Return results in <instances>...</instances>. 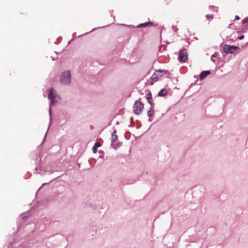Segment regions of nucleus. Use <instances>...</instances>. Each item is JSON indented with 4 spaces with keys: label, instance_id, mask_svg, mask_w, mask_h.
<instances>
[{
    "label": "nucleus",
    "instance_id": "7ed1b4c3",
    "mask_svg": "<svg viewBox=\"0 0 248 248\" xmlns=\"http://www.w3.org/2000/svg\"><path fill=\"white\" fill-rule=\"evenodd\" d=\"M238 46L225 45L223 46L224 52L226 53H233L237 49H239Z\"/></svg>",
    "mask_w": 248,
    "mask_h": 248
},
{
    "label": "nucleus",
    "instance_id": "9b49d317",
    "mask_svg": "<svg viewBox=\"0 0 248 248\" xmlns=\"http://www.w3.org/2000/svg\"><path fill=\"white\" fill-rule=\"evenodd\" d=\"M152 94L151 93H149L147 94V99L148 101V102L152 105V102L150 101V100L152 99Z\"/></svg>",
    "mask_w": 248,
    "mask_h": 248
},
{
    "label": "nucleus",
    "instance_id": "2eb2a0df",
    "mask_svg": "<svg viewBox=\"0 0 248 248\" xmlns=\"http://www.w3.org/2000/svg\"><path fill=\"white\" fill-rule=\"evenodd\" d=\"M244 38V36L243 35H242L239 36L238 38L239 40H242Z\"/></svg>",
    "mask_w": 248,
    "mask_h": 248
},
{
    "label": "nucleus",
    "instance_id": "f257e3e1",
    "mask_svg": "<svg viewBox=\"0 0 248 248\" xmlns=\"http://www.w3.org/2000/svg\"><path fill=\"white\" fill-rule=\"evenodd\" d=\"M61 82L64 85H67L71 82V75L69 71H64L61 75Z\"/></svg>",
    "mask_w": 248,
    "mask_h": 248
},
{
    "label": "nucleus",
    "instance_id": "1a4fd4ad",
    "mask_svg": "<svg viewBox=\"0 0 248 248\" xmlns=\"http://www.w3.org/2000/svg\"><path fill=\"white\" fill-rule=\"evenodd\" d=\"M100 145H101L98 142L95 143V144L93 148V151L94 153H96L97 148L100 147Z\"/></svg>",
    "mask_w": 248,
    "mask_h": 248
},
{
    "label": "nucleus",
    "instance_id": "9d476101",
    "mask_svg": "<svg viewBox=\"0 0 248 248\" xmlns=\"http://www.w3.org/2000/svg\"><path fill=\"white\" fill-rule=\"evenodd\" d=\"M153 23L152 22H146L142 24H140L137 26L138 28H142V27H145L148 26L149 25H152Z\"/></svg>",
    "mask_w": 248,
    "mask_h": 248
},
{
    "label": "nucleus",
    "instance_id": "f03ea898",
    "mask_svg": "<svg viewBox=\"0 0 248 248\" xmlns=\"http://www.w3.org/2000/svg\"><path fill=\"white\" fill-rule=\"evenodd\" d=\"M144 108L143 104L140 101H137L133 106V111L137 115H139L141 112Z\"/></svg>",
    "mask_w": 248,
    "mask_h": 248
},
{
    "label": "nucleus",
    "instance_id": "20e7f679",
    "mask_svg": "<svg viewBox=\"0 0 248 248\" xmlns=\"http://www.w3.org/2000/svg\"><path fill=\"white\" fill-rule=\"evenodd\" d=\"M187 51L185 49L180 50L179 52V61L181 62H185L187 60Z\"/></svg>",
    "mask_w": 248,
    "mask_h": 248
},
{
    "label": "nucleus",
    "instance_id": "dca6fc26",
    "mask_svg": "<svg viewBox=\"0 0 248 248\" xmlns=\"http://www.w3.org/2000/svg\"><path fill=\"white\" fill-rule=\"evenodd\" d=\"M206 16L208 17V18H210L211 19L213 18V16L212 15H207Z\"/></svg>",
    "mask_w": 248,
    "mask_h": 248
},
{
    "label": "nucleus",
    "instance_id": "4468645a",
    "mask_svg": "<svg viewBox=\"0 0 248 248\" xmlns=\"http://www.w3.org/2000/svg\"><path fill=\"white\" fill-rule=\"evenodd\" d=\"M248 22V17L246 18L243 21V24L246 23Z\"/></svg>",
    "mask_w": 248,
    "mask_h": 248
},
{
    "label": "nucleus",
    "instance_id": "f8f14e48",
    "mask_svg": "<svg viewBox=\"0 0 248 248\" xmlns=\"http://www.w3.org/2000/svg\"><path fill=\"white\" fill-rule=\"evenodd\" d=\"M147 114L150 117H152L154 115V110L151 109L147 112Z\"/></svg>",
    "mask_w": 248,
    "mask_h": 248
},
{
    "label": "nucleus",
    "instance_id": "6e6552de",
    "mask_svg": "<svg viewBox=\"0 0 248 248\" xmlns=\"http://www.w3.org/2000/svg\"><path fill=\"white\" fill-rule=\"evenodd\" d=\"M167 93V91L166 89H161L158 93V95L159 96H164Z\"/></svg>",
    "mask_w": 248,
    "mask_h": 248
},
{
    "label": "nucleus",
    "instance_id": "423d86ee",
    "mask_svg": "<svg viewBox=\"0 0 248 248\" xmlns=\"http://www.w3.org/2000/svg\"><path fill=\"white\" fill-rule=\"evenodd\" d=\"M162 71H156L155 72L152 76L151 79L153 81H156L158 78L161 77L162 76Z\"/></svg>",
    "mask_w": 248,
    "mask_h": 248
},
{
    "label": "nucleus",
    "instance_id": "f3484780",
    "mask_svg": "<svg viewBox=\"0 0 248 248\" xmlns=\"http://www.w3.org/2000/svg\"><path fill=\"white\" fill-rule=\"evenodd\" d=\"M235 19H236V20H239V19H240V17H239L238 16H235Z\"/></svg>",
    "mask_w": 248,
    "mask_h": 248
},
{
    "label": "nucleus",
    "instance_id": "39448f33",
    "mask_svg": "<svg viewBox=\"0 0 248 248\" xmlns=\"http://www.w3.org/2000/svg\"><path fill=\"white\" fill-rule=\"evenodd\" d=\"M56 93L54 92V90L51 88L49 90V94L48 95V97L49 99L51 100V104L54 105L55 103L54 99L56 98Z\"/></svg>",
    "mask_w": 248,
    "mask_h": 248
},
{
    "label": "nucleus",
    "instance_id": "ddd939ff",
    "mask_svg": "<svg viewBox=\"0 0 248 248\" xmlns=\"http://www.w3.org/2000/svg\"><path fill=\"white\" fill-rule=\"evenodd\" d=\"M112 139H113V140H116L117 139V135L115 134V132H113L112 134Z\"/></svg>",
    "mask_w": 248,
    "mask_h": 248
},
{
    "label": "nucleus",
    "instance_id": "0eeeda50",
    "mask_svg": "<svg viewBox=\"0 0 248 248\" xmlns=\"http://www.w3.org/2000/svg\"><path fill=\"white\" fill-rule=\"evenodd\" d=\"M210 74V71H202L200 75V79H202L203 78H205L207 75H209Z\"/></svg>",
    "mask_w": 248,
    "mask_h": 248
}]
</instances>
